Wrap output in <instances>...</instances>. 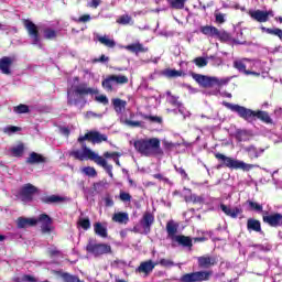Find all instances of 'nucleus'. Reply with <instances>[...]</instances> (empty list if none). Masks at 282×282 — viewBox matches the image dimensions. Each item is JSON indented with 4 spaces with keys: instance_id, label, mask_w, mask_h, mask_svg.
<instances>
[{
    "instance_id": "1",
    "label": "nucleus",
    "mask_w": 282,
    "mask_h": 282,
    "mask_svg": "<svg viewBox=\"0 0 282 282\" xmlns=\"http://www.w3.org/2000/svg\"><path fill=\"white\" fill-rule=\"evenodd\" d=\"M85 140H90L94 144H100V142H107V135L101 134L98 131L88 132L84 137L78 138V142L82 144V149L72 150L69 152V156L75 160H79L80 162H85V160H90V162H95L98 166H101L106 170L109 177L113 178V165L107 163V160L98 153L94 152V150L89 149L87 144H85Z\"/></svg>"
},
{
    "instance_id": "2",
    "label": "nucleus",
    "mask_w": 282,
    "mask_h": 282,
    "mask_svg": "<svg viewBox=\"0 0 282 282\" xmlns=\"http://www.w3.org/2000/svg\"><path fill=\"white\" fill-rule=\"evenodd\" d=\"M133 147L138 153L145 158L152 155H162V149L160 148V139H139L133 142Z\"/></svg>"
},
{
    "instance_id": "3",
    "label": "nucleus",
    "mask_w": 282,
    "mask_h": 282,
    "mask_svg": "<svg viewBox=\"0 0 282 282\" xmlns=\"http://www.w3.org/2000/svg\"><path fill=\"white\" fill-rule=\"evenodd\" d=\"M98 96V88L87 87V84H79L77 86H72L67 89L68 105H78V99H74L75 96Z\"/></svg>"
},
{
    "instance_id": "4",
    "label": "nucleus",
    "mask_w": 282,
    "mask_h": 282,
    "mask_svg": "<svg viewBox=\"0 0 282 282\" xmlns=\"http://www.w3.org/2000/svg\"><path fill=\"white\" fill-rule=\"evenodd\" d=\"M216 160H220L224 162V166L227 169H234V170H240V171H252V169H257V165L254 164H248L243 161H239L237 159H232L229 156H226L225 154L221 153H216L215 154Z\"/></svg>"
},
{
    "instance_id": "5",
    "label": "nucleus",
    "mask_w": 282,
    "mask_h": 282,
    "mask_svg": "<svg viewBox=\"0 0 282 282\" xmlns=\"http://www.w3.org/2000/svg\"><path fill=\"white\" fill-rule=\"evenodd\" d=\"M223 105L230 111H234V113H238V116L243 120H247V122H254L257 111L228 101H224Z\"/></svg>"
},
{
    "instance_id": "6",
    "label": "nucleus",
    "mask_w": 282,
    "mask_h": 282,
    "mask_svg": "<svg viewBox=\"0 0 282 282\" xmlns=\"http://www.w3.org/2000/svg\"><path fill=\"white\" fill-rule=\"evenodd\" d=\"M210 276H213V271H196V272L184 274L181 278V282L210 281Z\"/></svg>"
},
{
    "instance_id": "7",
    "label": "nucleus",
    "mask_w": 282,
    "mask_h": 282,
    "mask_svg": "<svg viewBox=\"0 0 282 282\" xmlns=\"http://www.w3.org/2000/svg\"><path fill=\"white\" fill-rule=\"evenodd\" d=\"M200 32L205 34V36H213L214 39H219V41H228L230 35L225 30H219L215 26H202Z\"/></svg>"
},
{
    "instance_id": "8",
    "label": "nucleus",
    "mask_w": 282,
    "mask_h": 282,
    "mask_svg": "<svg viewBox=\"0 0 282 282\" xmlns=\"http://www.w3.org/2000/svg\"><path fill=\"white\" fill-rule=\"evenodd\" d=\"M86 250L90 254H94V257H100V254H109V252H111V246L89 242Z\"/></svg>"
},
{
    "instance_id": "9",
    "label": "nucleus",
    "mask_w": 282,
    "mask_h": 282,
    "mask_svg": "<svg viewBox=\"0 0 282 282\" xmlns=\"http://www.w3.org/2000/svg\"><path fill=\"white\" fill-rule=\"evenodd\" d=\"M245 65L246 72H251L247 73L246 76H261V70L259 69V67H261V62L245 58Z\"/></svg>"
},
{
    "instance_id": "10",
    "label": "nucleus",
    "mask_w": 282,
    "mask_h": 282,
    "mask_svg": "<svg viewBox=\"0 0 282 282\" xmlns=\"http://www.w3.org/2000/svg\"><path fill=\"white\" fill-rule=\"evenodd\" d=\"M24 25L29 32V36L32 39L33 45H41V39L39 37V30L36 24L30 20H25Z\"/></svg>"
},
{
    "instance_id": "11",
    "label": "nucleus",
    "mask_w": 282,
    "mask_h": 282,
    "mask_svg": "<svg viewBox=\"0 0 282 282\" xmlns=\"http://www.w3.org/2000/svg\"><path fill=\"white\" fill-rule=\"evenodd\" d=\"M262 219L264 224H268V226H271L272 228H279L282 226V215L279 213L268 216L263 215Z\"/></svg>"
},
{
    "instance_id": "12",
    "label": "nucleus",
    "mask_w": 282,
    "mask_h": 282,
    "mask_svg": "<svg viewBox=\"0 0 282 282\" xmlns=\"http://www.w3.org/2000/svg\"><path fill=\"white\" fill-rule=\"evenodd\" d=\"M36 193V188L32 184H26L21 188L20 199L24 203L32 202V197Z\"/></svg>"
},
{
    "instance_id": "13",
    "label": "nucleus",
    "mask_w": 282,
    "mask_h": 282,
    "mask_svg": "<svg viewBox=\"0 0 282 282\" xmlns=\"http://www.w3.org/2000/svg\"><path fill=\"white\" fill-rule=\"evenodd\" d=\"M198 268L203 270H208V268H213V265H217V258L210 256H203L197 258Z\"/></svg>"
},
{
    "instance_id": "14",
    "label": "nucleus",
    "mask_w": 282,
    "mask_h": 282,
    "mask_svg": "<svg viewBox=\"0 0 282 282\" xmlns=\"http://www.w3.org/2000/svg\"><path fill=\"white\" fill-rule=\"evenodd\" d=\"M153 221H155V217L151 213H145L140 221L144 234L149 235L151 232V226H153Z\"/></svg>"
},
{
    "instance_id": "15",
    "label": "nucleus",
    "mask_w": 282,
    "mask_h": 282,
    "mask_svg": "<svg viewBox=\"0 0 282 282\" xmlns=\"http://www.w3.org/2000/svg\"><path fill=\"white\" fill-rule=\"evenodd\" d=\"M41 224V230L44 234L52 232V218H50L46 214H42L36 219Z\"/></svg>"
},
{
    "instance_id": "16",
    "label": "nucleus",
    "mask_w": 282,
    "mask_h": 282,
    "mask_svg": "<svg viewBox=\"0 0 282 282\" xmlns=\"http://www.w3.org/2000/svg\"><path fill=\"white\" fill-rule=\"evenodd\" d=\"M192 78L202 87H213V77L206 75L192 73Z\"/></svg>"
},
{
    "instance_id": "17",
    "label": "nucleus",
    "mask_w": 282,
    "mask_h": 282,
    "mask_svg": "<svg viewBox=\"0 0 282 282\" xmlns=\"http://www.w3.org/2000/svg\"><path fill=\"white\" fill-rule=\"evenodd\" d=\"M220 209L223 210V213H225V215H227V217H231V219H237V217H239V215H241V213H243V209H241V207H228L225 204H220Z\"/></svg>"
},
{
    "instance_id": "18",
    "label": "nucleus",
    "mask_w": 282,
    "mask_h": 282,
    "mask_svg": "<svg viewBox=\"0 0 282 282\" xmlns=\"http://www.w3.org/2000/svg\"><path fill=\"white\" fill-rule=\"evenodd\" d=\"M12 63H14V59L12 57H2L0 59V72L6 74L7 76H10V74H12V70L10 69V67H12Z\"/></svg>"
},
{
    "instance_id": "19",
    "label": "nucleus",
    "mask_w": 282,
    "mask_h": 282,
    "mask_svg": "<svg viewBox=\"0 0 282 282\" xmlns=\"http://www.w3.org/2000/svg\"><path fill=\"white\" fill-rule=\"evenodd\" d=\"M248 14L253 21H258V23H268V13L265 11L250 10Z\"/></svg>"
},
{
    "instance_id": "20",
    "label": "nucleus",
    "mask_w": 282,
    "mask_h": 282,
    "mask_svg": "<svg viewBox=\"0 0 282 282\" xmlns=\"http://www.w3.org/2000/svg\"><path fill=\"white\" fill-rule=\"evenodd\" d=\"M184 199L185 202L193 204H204V196H198L196 194H192L189 188H184Z\"/></svg>"
},
{
    "instance_id": "21",
    "label": "nucleus",
    "mask_w": 282,
    "mask_h": 282,
    "mask_svg": "<svg viewBox=\"0 0 282 282\" xmlns=\"http://www.w3.org/2000/svg\"><path fill=\"white\" fill-rule=\"evenodd\" d=\"M111 102L116 113L118 116H122V113H124V109H127V101L120 98H113Z\"/></svg>"
},
{
    "instance_id": "22",
    "label": "nucleus",
    "mask_w": 282,
    "mask_h": 282,
    "mask_svg": "<svg viewBox=\"0 0 282 282\" xmlns=\"http://www.w3.org/2000/svg\"><path fill=\"white\" fill-rule=\"evenodd\" d=\"M177 224H175L173 220H169L166 224V232L169 239H172V241L177 237Z\"/></svg>"
},
{
    "instance_id": "23",
    "label": "nucleus",
    "mask_w": 282,
    "mask_h": 282,
    "mask_svg": "<svg viewBox=\"0 0 282 282\" xmlns=\"http://www.w3.org/2000/svg\"><path fill=\"white\" fill-rule=\"evenodd\" d=\"M39 220L36 218H18V228H30V226H36Z\"/></svg>"
},
{
    "instance_id": "24",
    "label": "nucleus",
    "mask_w": 282,
    "mask_h": 282,
    "mask_svg": "<svg viewBox=\"0 0 282 282\" xmlns=\"http://www.w3.org/2000/svg\"><path fill=\"white\" fill-rule=\"evenodd\" d=\"M172 241H176V243L183 246V248H193V240L187 236H176Z\"/></svg>"
},
{
    "instance_id": "25",
    "label": "nucleus",
    "mask_w": 282,
    "mask_h": 282,
    "mask_svg": "<svg viewBox=\"0 0 282 282\" xmlns=\"http://www.w3.org/2000/svg\"><path fill=\"white\" fill-rule=\"evenodd\" d=\"M43 163H45L44 156L36 152H31L29 158L26 159V164H43Z\"/></svg>"
},
{
    "instance_id": "26",
    "label": "nucleus",
    "mask_w": 282,
    "mask_h": 282,
    "mask_svg": "<svg viewBox=\"0 0 282 282\" xmlns=\"http://www.w3.org/2000/svg\"><path fill=\"white\" fill-rule=\"evenodd\" d=\"M246 153H248L250 160H257L263 153V149H257L254 145H249L245 148Z\"/></svg>"
},
{
    "instance_id": "27",
    "label": "nucleus",
    "mask_w": 282,
    "mask_h": 282,
    "mask_svg": "<svg viewBox=\"0 0 282 282\" xmlns=\"http://www.w3.org/2000/svg\"><path fill=\"white\" fill-rule=\"evenodd\" d=\"M154 268H155V264H153V261L149 260V261L142 262L137 268V272H143L144 274H149L150 272H153Z\"/></svg>"
},
{
    "instance_id": "28",
    "label": "nucleus",
    "mask_w": 282,
    "mask_h": 282,
    "mask_svg": "<svg viewBox=\"0 0 282 282\" xmlns=\"http://www.w3.org/2000/svg\"><path fill=\"white\" fill-rule=\"evenodd\" d=\"M128 52H132V54H140L144 52H149V48L144 47V45L140 43H133L126 46Z\"/></svg>"
},
{
    "instance_id": "29",
    "label": "nucleus",
    "mask_w": 282,
    "mask_h": 282,
    "mask_svg": "<svg viewBox=\"0 0 282 282\" xmlns=\"http://www.w3.org/2000/svg\"><path fill=\"white\" fill-rule=\"evenodd\" d=\"M247 230H253L254 232H261V221L249 218L247 220Z\"/></svg>"
},
{
    "instance_id": "30",
    "label": "nucleus",
    "mask_w": 282,
    "mask_h": 282,
    "mask_svg": "<svg viewBox=\"0 0 282 282\" xmlns=\"http://www.w3.org/2000/svg\"><path fill=\"white\" fill-rule=\"evenodd\" d=\"M112 221L116 224H127V221H129V214L124 212L115 213Z\"/></svg>"
},
{
    "instance_id": "31",
    "label": "nucleus",
    "mask_w": 282,
    "mask_h": 282,
    "mask_svg": "<svg viewBox=\"0 0 282 282\" xmlns=\"http://www.w3.org/2000/svg\"><path fill=\"white\" fill-rule=\"evenodd\" d=\"M104 89H106V91H116V82L113 80V77L108 76L106 79L102 80L101 83Z\"/></svg>"
},
{
    "instance_id": "32",
    "label": "nucleus",
    "mask_w": 282,
    "mask_h": 282,
    "mask_svg": "<svg viewBox=\"0 0 282 282\" xmlns=\"http://www.w3.org/2000/svg\"><path fill=\"white\" fill-rule=\"evenodd\" d=\"M97 41H99L101 45L110 48H113V46L116 45V41L113 39H110L109 35H98Z\"/></svg>"
},
{
    "instance_id": "33",
    "label": "nucleus",
    "mask_w": 282,
    "mask_h": 282,
    "mask_svg": "<svg viewBox=\"0 0 282 282\" xmlns=\"http://www.w3.org/2000/svg\"><path fill=\"white\" fill-rule=\"evenodd\" d=\"M234 67L237 69L240 74H250V70H246V58L242 59H236L234 62Z\"/></svg>"
},
{
    "instance_id": "34",
    "label": "nucleus",
    "mask_w": 282,
    "mask_h": 282,
    "mask_svg": "<svg viewBox=\"0 0 282 282\" xmlns=\"http://www.w3.org/2000/svg\"><path fill=\"white\" fill-rule=\"evenodd\" d=\"M247 204L249 206V210H252L253 213H263V215H268V212H263V205L254 200H247Z\"/></svg>"
},
{
    "instance_id": "35",
    "label": "nucleus",
    "mask_w": 282,
    "mask_h": 282,
    "mask_svg": "<svg viewBox=\"0 0 282 282\" xmlns=\"http://www.w3.org/2000/svg\"><path fill=\"white\" fill-rule=\"evenodd\" d=\"M24 151L25 145L23 143H19L18 145L11 148V155H13V158H23Z\"/></svg>"
},
{
    "instance_id": "36",
    "label": "nucleus",
    "mask_w": 282,
    "mask_h": 282,
    "mask_svg": "<svg viewBox=\"0 0 282 282\" xmlns=\"http://www.w3.org/2000/svg\"><path fill=\"white\" fill-rule=\"evenodd\" d=\"M261 120L262 122H265V124H272V118H270V115L265 111L258 110L256 111V119Z\"/></svg>"
},
{
    "instance_id": "37",
    "label": "nucleus",
    "mask_w": 282,
    "mask_h": 282,
    "mask_svg": "<svg viewBox=\"0 0 282 282\" xmlns=\"http://www.w3.org/2000/svg\"><path fill=\"white\" fill-rule=\"evenodd\" d=\"M230 80H232V77H224V78L213 77L212 87H214V85H217V87H224L228 85Z\"/></svg>"
},
{
    "instance_id": "38",
    "label": "nucleus",
    "mask_w": 282,
    "mask_h": 282,
    "mask_svg": "<svg viewBox=\"0 0 282 282\" xmlns=\"http://www.w3.org/2000/svg\"><path fill=\"white\" fill-rule=\"evenodd\" d=\"M174 10H184L187 0H166Z\"/></svg>"
},
{
    "instance_id": "39",
    "label": "nucleus",
    "mask_w": 282,
    "mask_h": 282,
    "mask_svg": "<svg viewBox=\"0 0 282 282\" xmlns=\"http://www.w3.org/2000/svg\"><path fill=\"white\" fill-rule=\"evenodd\" d=\"M95 232L102 237L104 239L107 238V226L102 225L101 223L95 224Z\"/></svg>"
},
{
    "instance_id": "40",
    "label": "nucleus",
    "mask_w": 282,
    "mask_h": 282,
    "mask_svg": "<svg viewBox=\"0 0 282 282\" xmlns=\"http://www.w3.org/2000/svg\"><path fill=\"white\" fill-rule=\"evenodd\" d=\"M121 122L127 127H132L133 129L138 127H144V122L142 121H133L131 119H124L123 117H121Z\"/></svg>"
},
{
    "instance_id": "41",
    "label": "nucleus",
    "mask_w": 282,
    "mask_h": 282,
    "mask_svg": "<svg viewBox=\"0 0 282 282\" xmlns=\"http://www.w3.org/2000/svg\"><path fill=\"white\" fill-rule=\"evenodd\" d=\"M110 76L112 77L115 85H127V83H129V77L124 75H110Z\"/></svg>"
},
{
    "instance_id": "42",
    "label": "nucleus",
    "mask_w": 282,
    "mask_h": 282,
    "mask_svg": "<svg viewBox=\"0 0 282 282\" xmlns=\"http://www.w3.org/2000/svg\"><path fill=\"white\" fill-rule=\"evenodd\" d=\"M164 76H166L167 78H180V76H184V73L176 69H166L164 72Z\"/></svg>"
},
{
    "instance_id": "43",
    "label": "nucleus",
    "mask_w": 282,
    "mask_h": 282,
    "mask_svg": "<svg viewBox=\"0 0 282 282\" xmlns=\"http://www.w3.org/2000/svg\"><path fill=\"white\" fill-rule=\"evenodd\" d=\"M14 113H30V107L28 105L20 104L13 107Z\"/></svg>"
},
{
    "instance_id": "44",
    "label": "nucleus",
    "mask_w": 282,
    "mask_h": 282,
    "mask_svg": "<svg viewBox=\"0 0 282 282\" xmlns=\"http://www.w3.org/2000/svg\"><path fill=\"white\" fill-rule=\"evenodd\" d=\"M19 131H21V128L17 126H7L3 128V133H7V135H14Z\"/></svg>"
},
{
    "instance_id": "45",
    "label": "nucleus",
    "mask_w": 282,
    "mask_h": 282,
    "mask_svg": "<svg viewBox=\"0 0 282 282\" xmlns=\"http://www.w3.org/2000/svg\"><path fill=\"white\" fill-rule=\"evenodd\" d=\"M82 173H84V175H87V177H96L97 175L96 169L91 166L83 167Z\"/></svg>"
},
{
    "instance_id": "46",
    "label": "nucleus",
    "mask_w": 282,
    "mask_h": 282,
    "mask_svg": "<svg viewBox=\"0 0 282 282\" xmlns=\"http://www.w3.org/2000/svg\"><path fill=\"white\" fill-rule=\"evenodd\" d=\"M214 17H215V21H216V23H218V24H224V23H226V13H221V12H219V11H216L215 13H214Z\"/></svg>"
},
{
    "instance_id": "47",
    "label": "nucleus",
    "mask_w": 282,
    "mask_h": 282,
    "mask_svg": "<svg viewBox=\"0 0 282 282\" xmlns=\"http://www.w3.org/2000/svg\"><path fill=\"white\" fill-rule=\"evenodd\" d=\"M44 202L46 204H57L58 202H63V197L58 196V195H51L47 196Z\"/></svg>"
},
{
    "instance_id": "48",
    "label": "nucleus",
    "mask_w": 282,
    "mask_h": 282,
    "mask_svg": "<svg viewBox=\"0 0 282 282\" xmlns=\"http://www.w3.org/2000/svg\"><path fill=\"white\" fill-rule=\"evenodd\" d=\"M117 23H119V25H129V23H131V15L123 14L119 17Z\"/></svg>"
},
{
    "instance_id": "49",
    "label": "nucleus",
    "mask_w": 282,
    "mask_h": 282,
    "mask_svg": "<svg viewBox=\"0 0 282 282\" xmlns=\"http://www.w3.org/2000/svg\"><path fill=\"white\" fill-rule=\"evenodd\" d=\"M194 63L197 67H206V65H208V59L205 57H196Z\"/></svg>"
},
{
    "instance_id": "50",
    "label": "nucleus",
    "mask_w": 282,
    "mask_h": 282,
    "mask_svg": "<svg viewBox=\"0 0 282 282\" xmlns=\"http://www.w3.org/2000/svg\"><path fill=\"white\" fill-rule=\"evenodd\" d=\"M95 100L100 105H109V98L106 95H97L95 96Z\"/></svg>"
},
{
    "instance_id": "51",
    "label": "nucleus",
    "mask_w": 282,
    "mask_h": 282,
    "mask_svg": "<svg viewBox=\"0 0 282 282\" xmlns=\"http://www.w3.org/2000/svg\"><path fill=\"white\" fill-rule=\"evenodd\" d=\"M167 101L170 102V105H173L174 107H180L182 104L180 101H177V97L175 96H171V91H167Z\"/></svg>"
},
{
    "instance_id": "52",
    "label": "nucleus",
    "mask_w": 282,
    "mask_h": 282,
    "mask_svg": "<svg viewBox=\"0 0 282 282\" xmlns=\"http://www.w3.org/2000/svg\"><path fill=\"white\" fill-rule=\"evenodd\" d=\"M79 226H82L84 230H89V228H91V223L88 218H84L79 220Z\"/></svg>"
},
{
    "instance_id": "53",
    "label": "nucleus",
    "mask_w": 282,
    "mask_h": 282,
    "mask_svg": "<svg viewBox=\"0 0 282 282\" xmlns=\"http://www.w3.org/2000/svg\"><path fill=\"white\" fill-rule=\"evenodd\" d=\"M44 39H56V31L52 29H46L44 31Z\"/></svg>"
},
{
    "instance_id": "54",
    "label": "nucleus",
    "mask_w": 282,
    "mask_h": 282,
    "mask_svg": "<svg viewBox=\"0 0 282 282\" xmlns=\"http://www.w3.org/2000/svg\"><path fill=\"white\" fill-rule=\"evenodd\" d=\"M119 199H121V202H131V194L127 192H120Z\"/></svg>"
},
{
    "instance_id": "55",
    "label": "nucleus",
    "mask_w": 282,
    "mask_h": 282,
    "mask_svg": "<svg viewBox=\"0 0 282 282\" xmlns=\"http://www.w3.org/2000/svg\"><path fill=\"white\" fill-rule=\"evenodd\" d=\"M174 169L176 173L181 174L183 180H188V174L186 173V170H184L183 167H177V165H175Z\"/></svg>"
},
{
    "instance_id": "56",
    "label": "nucleus",
    "mask_w": 282,
    "mask_h": 282,
    "mask_svg": "<svg viewBox=\"0 0 282 282\" xmlns=\"http://www.w3.org/2000/svg\"><path fill=\"white\" fill-rule=\"evenodd\" d=\"M144 120H150L151 122H162V119L160 117H153L148 115H141Z\"/></svg>"
},
{
    "instance_id": "57",
    "label": "nucleus",
    "mask_w": 282,
    "mask_h": 282,
    "mask_svg": "<svg viewBox=\"0 0 282 282\" xmlns=\"http://www.w3.org/2000/svg\"><path fill=\"white\" fill-rule=\"evenodd\" d=\"M160 265H163L164 268H171L174 265V263H173V261H171L169 259H161Z\"/></svg>"
},
{
    "instance_id": "58",
    "label": "nucleus",
    "mask_w": 282,
    "mask_h": 282,
    "mask_svg": "<svg viewBox=\"0 0 282 282\" xmlns=\"http://www.w3.org/2000/svg\"><path fill=\"white\" fill-rule=\"evenodd\" d=\"M122 154L118 153V152H105L104 153V158L109 159L111 158L113 160V158H120Z\"/></svg>"
},
{
    "instance_id": "59",
    "label": "nucleus",
    "mask_w": 282,
    "mask_h": 282,
    "mask_svg": "<svg viewBox=\"0 0 282 282\" xmlns=\"http://www.w3.org/2000/svg\"><path fill=\"white\" fill-rule=\"evenodd\" d=\"M76 21H77V23H87V22L91 21V15L84 14Z\"/></svg>"
},
{
    "instance_id": "60",
    "label": "nucleus",
    "mask_w": 282,
    "mask_h": 282,
    "mask_svg": "<svg viewBox=\"0 0 282 282\" xmlns=\"http://www.w3.org/2000/svg\"><path fill=\"white\" fill-rule=\"evenodd\" d=\"M100 3H101L100 0H90V1L87 3V6H88V8H94V9H96V8H98V6H100Z\"/></svg>"
},
{
    "instance_id": "61",
    "label": "nucleus",
    "mask_w": 282,
    "mask_h": 282,
    "mask_svg": "<svg viewBox=\"0 0 282 282\" xmlns=\"http://www.w3.org/2000/svg\"><path fill=\"white\" fill-rule=\"evenodd\" d=\"M86 118H102V113H96L94 111L86 112Z\"/></svg>"
},
{
    "instance_id": "62",
    "label": "nucleus",
    "mask_w": 282,
    "mask_h": 282,
    "mask_svg": "<svg viewBox=\"0 0 282 282\" xmlns=\"http://www.w3.org/2000/svg\"><path fill=\"white\" fill-rule=\"evenodd\" d=\"M273 36H278L280 41H282V30L279 28L273 29Z\"/></svg>"
},
{
    "instance_id": "63",
    "label": "nucleus",
    "mask_w": 282,
    "mask_h": 282,
    "mask_svg": "<svg viewBox=\"0 0 282 282\" xmlns=\"http://www.w3.org/2000/svg\"><path fill=\"white\" fill-rule=\"evenodd\" d=\"M178 107V111L182 116H184V118H186V116H189L191 113L188 111H186V109L182 106V104Z\"/></svg>"
},
{
    "instance_id": "64",
    "label": "nucleus",
    "mask_w": 282,
    "mask_h": 282,
    "mask_svg": "<svg viewBox=\"0 0 282 282\" xmlns=\"http://www.w3.org/2000/svg\"><path fill=\"white\" fill-rule=\"evenodd\" d=\"M109 58L106 55H101L100 58H95V63H108Z\"/></svg>"
}]
</instances>
